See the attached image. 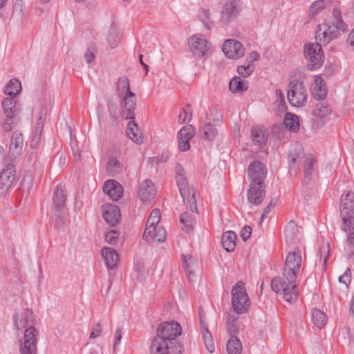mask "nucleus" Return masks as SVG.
Segmentation results:
<instances>
[{"mask_svg":"<svg viewBox=\"0 0 354 354\" xmlns=\"http://www.w3.org/2000/svg\"><path fill=\"white\" fill-rule=\"evenodd\" d=\"M301 252L297 250L288 252L281 277H276L271 281V288L277 294H283V299L294 303L298 299V289L295 283L301 270Z\"/></svg>","mask_w":354,"mask_h":354,"instance_id":"f257e3e1","label":"nucleus"},{"mask_svg":"<svg viewBox=\"0 0 354 354\" xmlns=\"http://www.w3.org/2000/svg\"><path fill=\"white\" fill-rule=\"evenodd\" d=\"M181 333L177 322L160 324L150 346L151 354H181L183 346L177 339Z\"/></svg>","mask_w":354,"mask_h":354,"instance_id":"f03ea898","label":"nucleus"},{"mask_svg":"<svg viewBox=\"0 0 354 354\" xmlns=\"http://www.w3.org/2000/svg\"><path fill=\"white\" fill-rule=\"evenodd\" d=\"M346 28L347 26L343 21H339L337 24H335L334 21L319 24L315 32L316 40L323 45H326L338 37L339 30L345 32Z\"/></svg>","mask_w":354,"mask_h":354,"instance_id":"7ed1b4c3","label":"nucleus"},{"mask_svg":"<svg viewBox=\"0 0 354 354\" xmlns=\"http://www.w3.org/2000/svg\"><path fill=\"white\" fill-rule=\"evenodd\" d=\"M308 92L302 80L292 79L288 84L287 91L288 101L295 107L304 106L307 102Z\"/></svg>","mask_w":354,"mask_h":354,"instance_id":"20e7f679","label":"nucleus"},{"mask_svg":"<svg viewBox=\"0 0 354 354\" xmlns=\"http://www.w3.org/2000/svg\"><path fill=\"white\" fill-rule=\"evenodd\" d=\"M231 294L234 311L237 314L246 313L250 307V299L241 281L233 286Z\"/></svg>","mask_w":354,"mask_h":354,"instance_id":"39448f33","label":"nucleus"},{"mask_svg":"<svg viewBox=\"0 0 354 354\" xmlns=\"http://www.w3.org/2000/svg\"><path fill=\"white\" fill-rule=\"evenodd\" d=\"M339 212L340 216L342 220L343 224L347 225L352 224L351 230L354 229V193L348 192L346 194H343L339 201Z\"/></svg>","mask_w":354,"mask_h":354,"instance_id":"423d86ee","label":"nucleus"},{"mask_svg":"<svg viewBox=\"0 0 354 354\" xmlns=\"http://www.w3.org/2000/svg\"><path fill=\"white\" fill-rule=\"evenodd\" d=\"M319 42L310 44L305 46L304 54L308 59V68L316 70L320 68L324 62V55Z\"/></svg>","mask_w":354,"mask_h":354,"instance_id":"0eeeda50","label":"nucleus"},{"mask_svg":"<svg viewBox=\"0 0 354 354\" xmlns=\"http://www.w3.org/2000/svg\"><path fill=\"white\" fill-rule=\"evenodd\" d=\"M180 194L183 198L185 204L189 205V209L192 212H197L196 200L195 198V191L193 187H189L185 176H176Z\"/></svg>","mask_w":354,"mask_h":354,"instance_id":"6e6552de","label":"nucleus"},{"mask_svg":"<svg viewBox=\"0 0 354 354\" xmlns=\"http://www.w3.org/2000/svg\"><path fill=\"white\" fill-rule=\"evenodd\" d=\"M38 331L33 326H30L24 332V341L21 344L19 352L20 354H37Z\"/></svg>","mask_w":354,"mask_h":354,"instance_id":"1a4fd4ad","label":"nucleus"},{"mask_svg":"<svg viewBox=\"0 0 354 354\" xmlns=\"http://www.w3.org/2000/svg\"><path fill=\"white\" fill-rule=\"evenodd\" d=\"M248 172L250 183L264 185L267 168L263 162L258 160L253 161L249 165Z\"/></svg>","mask_w":354,"mask_h":354,"instance_id":"9d476101","label":"nucleus"},{"mask_svg":"<svg viewBox=\"0 0 354 354\" xmlns=\"http://www.w3.org/2000/svg\"><path fill=\"white\" fill-rule=\"evenodd\" d=\"M188 44L191 52L198 57H203L207 50V41L202 34H196L190 37Z\"/></svg>","mask_w":354,"mask_h":354,"instance_id":"9b49d317","label":"nucleus"},{"mask_svg":"<svg viewBox=\"0 0 354 354\" xmlns=\"http://www.w3.org/2000/svg\"><path fill=\"white\" fill-rule=\"evenodd\" d=\"M15 178V167L8 163L0 173V193H6L12 186Z\"/></svg>","mask_w":354,"mask_h":354,"instance_id":"f8f14e48","label":"nucleus"},{"mask_svg":"<svg viewBox=\"0 0 354 354\" xmlns=\"http://www.w3.org/2000/svg\"><path fill=\"white\" fill-rule=\"evenodd\" d=\"M222 50L230 59H238L244 55L242 44L235 39H227L223 44Z\"/></svg>","mask_w":354,"mask_h":354,"instance_id":"ddd939ff","label":"nucleus"},{"mask_svg":"<svg viewBox=\"0 0 354 354\" xmlns=\"http://www.w3.org/2000/svg\"><path fill=\"white\" fill-rule=\"evenodd\" d=\"M266 194V191L264 185L250 183L247 193V199L251 205L257 206L263 201Z\"/></svg>","mask_w":354,"mask_h":354,"instance_id":"4468645a","label":"nucleus"},{"mask_svg":"<svg viewBox=\"0 0 354 354\" xmlns=\"http://www.w3.org/2000/svg\"><path fill=\"white\" fill-rule=\"evenodd\" d=\"M196 133L195 128L192 126L183 127L178 133L179 149L186 151L190 148L189 140Z\"/></svg>","mask_w":354,"mask_h":354,"instance_id":"2eb2a0df","label":"nucleus"},{"mask_svg":"<svg viewBox=\"0 0 354 354\" xmlns=\"http://www.w3.org/2000/svg\"><path fill=\"white\" fill-rule=\"evenodd\" d=\"M103 191L111 199L115 201L121 198L123 194L122 185L115 180H106L104 184Z\"/></svg>","mask_w":354,"mask_h":354,"instance_id":"dca6fc26","label":"nucleus"},{"mask_svg":"<svg viewBox=\"0 0 354 354\" xmlns=\"http://www.w3.org/2000/svg\"><path fill=\"white\" fill-rule=\"evenodd\" d=\"M156 193V191L151 180H145L139 187L138 196L142 202H147L153 198Z\"/></svg>","mask_w":354,"mask_h":354,"instance_id":"f3484780","label":"nucleus"},{"mask_svg":"<svg viewBox=\"0 0 354 354\" xmlns=\"http://www.w3.org/2000/svg\"><path fill=\"white\" fill-rule=\"evenodd\" d=\"M24 139L23 135L21 132H13L9 149V156L11 158H15L16 156L19 155L23 149Z\"/></svg>","mask_w":354,"mask_h":354,"instance_id":"a211bd4d","label":"nucleus"},{"mask_svg":"<svg viewBox=\"0 0 354 354\" xmlns=\"http://www.w3.org/2000/svg\"><path fill=\"white\" fill-rule=\"evenodd\" d=\"M103 217L108 224L111 226L116 225L121 218L120 210L116 205H107L104 208Z\"/></svg>","mask_w":354,"mask_h":354,"instance_id":"6ab92c4d","label":"nucleus"},{"mask_svg":"<svg viewBox=\"0 0 354 354\" xmlns=\"http://www.w3.org/2000/svg\"><path fill=\"white\" fill-rule=\"evenodd\" d=\"M238 15V9L234 0L228 1L223 6L221 11V20L225 24H228L234 20Z\"/></svg>","mask_w":354,"mask_h":354,"instance_id":"aec40b11","label":"nucleus"},{"mask_svg":"<svg viewBox=\"0 0 354 354\" xmlns=\"http://www.w3.org/2000/svg\"><path fill=\"white\" fill-rule=\"evenodd\" d=\"M14 319L17 330L23 329L33 322L32 312L29 309H24L20 313L15 315Z\"/></svg>","mask_w":354,"mask_h":354,"instance_id":"412c9836","label":"nucleus"},{"mask_svg":"<svg viewBox=\"0 0 354 354\" xmlns=\"http://www.w3.org/2000/svg\"><path fill=\"white\" fill-rule=\"evenodd\" d=\"M161 218V213L158 209H154L150 214L147 220L146 227L143 233V239L149 241V236H151L152 230L151 228L156 227L157 224L160 222Z\"/></svg>","mask_w":354,"mask_h":354,"instance_id":"4be33fe9","label":"nucleus"},{"mask_svg":"<svg viewBox=\"0 0 354 354\" xmlns=\"http://www.w3.org/2000/svg\"><path fill=\"white\" fill-rule=\"evenodd\" d=\"M2 108L7 118H14L19 113L17 102L14 97H6L2 101Z\"/></svg>","mask_w":354,"mask_h":354,"instance_id":"5701e85b","label":"nucleus"},{"mask_svg":"<svg viewBox=\"0 0 354 354\" xmlns=\"http://www.w3.org/2000/svg\"><path fill=\"white\" fill-rule=\"evenodd\" d=\"M102 255L108 268L113 269L116 267L119 260V254L114 249L104 247L102 249Z\"/></svg>","mask_w":354,"mask_h":354,"instance_id":"b1692460","label":"nucleus"},{"mask_svg":"<svg viewBox=\"0 0 354 354\" xmlns=\"http://www.w3.org/2000/svg\"><path fill=\"white\" fill-rule=\"evenodd\" d=\"M66 195L61 185H57L53 193V203L55 212H61L65 207Z\"/></svg>","mask_w":354,"mask_h":354,"instance_id":"393cba45","label":"nucleus"},{"mask_svg":"<svg viewBox=\"0 0 354 354\" xmlns=\"http://www.w3.org/2000/svg\"><path fill=\"white\" fill-rule=\"evenodd\" d=\"M352 224H343L342 230L348 232L346 238V245L345 250L347 252L348 258L354 261V229L351 230Z\"/></svg>","mask_w":354,"mask_h":354,"instance_id":"a878e982","label":"nucleus"},{"mask_svg":"<svg viewBox=\"0 0 354 354\" xmlns=\"http://www.w3.org/2000/svg\"><path fill=\"white\" fill-rule=\"evenodd\" d=\"M183 267L189 280L194 277V270L197 268V262L190 254H182Z\"/></svg>","mask_w":354,"mask_h":354,"instance_id":"bb28decb","label":"nucleus"},{"mask_svg":"<svg viewBox=\"0 0 354 354\" xmlns=\"http://www.w3.org/2000/svg\"><path fill=\"white\" fill-rule=\"evenodd\" d=\"M127 135L135 142H140L142 141V133L134 120H131L129 122L127 128Z\"/></svg>","mask_w":354,"mask_h":354,"instance_id":"cd10ccee","label":"nucleus"},{"mask_svg":"<svg viewBox=\"0 0 354 354\" xmlns=\"http://www.w3.org/2000/svg\"><path fill=\"white\" fill-rule=\"evenodd\" d=\"M236 234L233 231L225 232L222 236L223 248L227 252L234 251L236 246Z\"/></svg>","mask_w":354,"mask_h":354,"instance_id":"c85d7f7f","label":"nucleus"},{"mask_svg":"<svg viewBox=\"0 0 354 354\" xmlns=\"http://www.w3.org/2000/svg\"><path fill=\"white\" fill-rule=\"evenodd\" d=\"M314 97L323 100L326 97L327 91L323 79L319 76L315 77V88L313 91Z\"/></svg>","mask_w":354,"mask_h":354,"instance_id":"c756f323","label":"nucleus"},{"mask_svg":"<svg viewBox=\"0 0 354 354\" xmlns=\"http://www.w3.org/2000/svg\"><path fill=\"white\" fill-rule=\"evenodd\" d=\"M216 125L212 122L205 123L201 129V137L205 140H213L217 136L218 131L215 128Z\"/></svg>","mask_w":354,"mask_h":354,"instance_id":"7c9ffc66","label":"nucleus"},{"mask_svg":"<svg viewBox=\"0 0 354 354\" xmlns=\"http://www.w3.org/2000/svg\"><path fill=\"white\" fill-rule=\"evenodd\" d=\"M253 142L262 147L264 146L268 140V133L266 130L253 128L251 131Z\"/></svg>","mask_w":354,"mask_h":354,"instance_id":"2f4dec72","label":"nucleus"},{"mask_svg":"<svg viewBox=\"0 0 354 354\" xmlns=\"http://www.w3.org/2000/svg\"><path fill=\"white\" fill-rule=\"evenodd\" d=\"M332 0H318L313 2L309 7L308 14L310 17H314L322 12L327 7L330 6Z\"/></svg>","mask_w":354,"mask_h":354,"instance_id":"473e14b6","label":"nucleus"},{"mask_svg":"<svg viewBox=\"0 0 354 354\" xmlns=\"http://www.w3.org/2000/svg\"><path fill=\"white\" fill-rule=\"evenodd\" d=\"M122 38V35L120 30L115 26H111L109 30L107 42L110 48H116Z\"/></svg>","mask_w":354,"mask_h":354,"instance_id":"72a5a7b5","label":"nucleus"},{"mask_svg":"<svg viewBox=\"0 0 354 354\" xmlns=\"http://www.w3.org/2000/svg\"><path fill=\"white\" fill-rule=\"evenodd\" d=\"M201 326L203 333V338L204 340V344L206 347V349L209 353H213L214 351V344L212 340V336L207 329L206 325L203 323L202 320V317H201Z\"/></svg>","mask_w":354,"mask_h":354,"instance_id":"f704fd0d","label":"nucleus"},{"mask_svg":"<svg viewBox=\"0 0 354 354\" xmlns=\"http://www.w3.org/2000/svg\"><path fill=\"white\" fill-rule=\"evenodd\" d=\"M229 88L232 93L245 91L248 89L247 82L239 77H234L229 82Z\"/></svg>","mask_w":354,"mask_h":354,"instance_id":"c9c22d12","label":"nucleus"},{"mask_svg":"<svg viewBox=\"0 0 354 354\" xmlns=\"http://www.w3.org/2000/svg\"><path fill=\"white\" fill-rule=\"evenodd\" d=\"M242 344L239 339L232 335L227 343V351L228 354H241L242 351Z\"/></svg>","mask_w":354,"mask_h":354,"instance_id":"e433bc0d","label":"nucleus"},{"mask_svg":"<svg viewBox=\"0 0 354 354\" xmlns=\"http://www.w3.org/2000/svg\"><path fill=\"white\" fill-rule=\"evenodd\" d=\"M284 124L290 131L296 132L299 129L298 117L291 113H286L284 118Z\"/></svg>","mask_w":354,"mask_h":354,"instance_id":"4c0bfd02","label":"nucleus"},{"mask_svg":"<svg viewBox=\"0 0 354 354\" xmlns=\"http://www.w3.org/2000/svg\"><path fill=\"white\" fill-rule=\"evenodd\" d=\"M315 162L316 160L312 155L308 156L305 160V164L304 165V171L305 174L304 181L306 183H308L311 179L312 174L314 169V165Z\"/></svg>","mask_w":354,"mask_h":354,"instance_id":"58836bf2","label":"nucleus"},{"mask_svg":"<svg viewBox=\"0 0 354 354\" xmlns=\"http://www.w3.org/2000/svg\"><path fill=\"white\" fill-rule=\"evenodd\" d=\"M21 88L20 82L17 79H12L4 88V93L10 96L19 94Z\"/></svg>","mask_w":354,"mask_h":354,"instance_id":"ea45409f","label":"nucleus"},{"mask_svg":"<svg viewBox=\"0 0 354 354\" xmlns=\"http://www.w3.org/2000/svg\"><path fill=\"white\" fill-rule=\"evenodd\" d=\"M312 319L314 324L319 328H323L326 324V315L317 308L313 310Z\"/></svg>","mask_w":354,"mask_h":354,"instance_id":"a19ab883","label":"nucleus"},{"mask_svg":"<svg viewBox=\"0 0 354 354\" xmlns=\"http://www.w3.org/2000/svg\"><path fill=\"white\" fill-rule=\"evenodd\" d=\"M152 233L149 236V240L153 239L158 243L164 242L167 238L166 230L163 227H153L151 228Z\"/></svg>","mask_w":354,"mask_h":354,"instance_id":"79ce46f5","label":"nucleus"},{"mask_svg":"<svg viewBox=\"0 0 354 354\" xmlns=\"http://www.w3.org/2000/svg\"><path fill=\"white\" fill-rule=\"evenodd\" d=\"M124 102V114L126 119L134 120V110L136 106V100H123Z\"/></svg>","mask_w":354,"mask_h":354,"instance_id":"37998d69","label":"nucleus"},{"mask_svg":"<svg viewBox=\"0 0 354 354\" xmlns=\"http://www.w3.org/2000/svg\"><path fill=\"white\" fill-rule=\"evenodd\" d=\"M122 167L115 157H111L106 165V170L111 176H115L122 171Z\"/></svg>","mask_w":354,"mask_h":354,"instance_id":"c03bdc74","label":"nucleus"},{"mask_svg":"<svg viewBox=\"0 0 354 354\" xmlns=\"http://www.w3.org/2000/svg\"><path fill=\"white\" fill-rule=\"evenodd\" d=\"M303 153V148L301 145L297 143L290 147L288 153V162L293 164Z\"/></svg>","mask_w":354,"mask_h":354,"instance_id":"a18cd8bd","label":"nucleus"},{"mask_svg":"<svg viewBox=\"0 0 354 354\" xmlns=\"http://www.w3.org/2000/svg\"><path fill=\"white\" fill-rule=\"evenodd\" d=\"M330 111V108L324 102L317 103L313 110V115L319 118H322L328 115Z\"/></svg>","mask_w":354,"mask_h":354,"instance_id":"49530a36","label":"nucleus"},{"mask_svg":"<svg viewBox=\"0 0 354 354\" xmlns=\"http://www.w3.org/2000/svg\"><path fill=\"white\" fill-rule=\"evenodd\" d=\"M180 221L184 225L183 230L189 232L194 228L195 219L192 214L183 213L180 216Z\"/></svg>","mask_w":354,"mask_h":354,"instance_id":"de8ad7c7","label":"nucleus"},{"mask_svg":"<svg viewBox=\"0 0 354 354\" xmlns=\"http://www.w3.org/2000/svg\"><path fill=\"white\" fill-rule=\"evenodd\" d=\"M297 234V225L290 221L285 228V236L287 242H292L295 239Z\"/></svg>","mask_w":354,"mask_h":354,"instance_id":"09e8293b","label":"nucleus"},{"mask_svg":"<svg viewBox=\"0 0 354 354\" xmlns=\"http://www.w3.org/2000/svg\"><path fill=\"white\" fill-rule=\"evenodd\" d=\"M52 219L54 221V227L56 230L63 229L64 227L66 225V218L62 214V212H55Z\"/></svg>","mask_w":354,"mask_h":354,"instance_id":"8fccbe9b","label":"nucleus"},{"mask_svg":"<svg viewBox=\"0 0 354 354\" xmlns=\"http://www.w3.org/2000/svg\"><path fill=\"white\" fill-rule=\"evenodd\" d=\"M97 48L95 44H91L86 48L84 58L87 64H91L95 59Z\"/></svg>","mask_w":354,"mask_h":354,"instance_id":"3c124183","label":"nucleus"},{"mask_svg":"<svg viewBox=\"0 0 354 354\" xmlns=\"http://www.w3.org/2000/svg\"><path fill=\"white\" fill-rule=\"evenodd\" d=\"M238 317L232 315H229L226 320V326L227 331L230 334H235L238 333L239 328L236 326V321Z\"/></svg>","mask_w":354,"mask_h":354,"instance_id":"603ef678","label":"nucleus"},{"mask_svg":"<svg viewBox=\"0 0 354 354\" xmlns=\"http://www.w3.org/2000/svg\"><path fill=\"white\" fill-rule=\"evenodd\" d=\"M223 115L221 111L212 108L209 109V120L214 125H219L223 121Z\"/></svg>","mask_w":354,"mask_h":354,"instance_id":"864d4df0","label":"nucleus"},{"mask_svg":"<svg viewBox=\"0 0 354 354\" xmlns=\"http://www.w3.org/2000/svg\"><path fill=\"white\" fill-rule=\"evenodd\" d=\"M46 111H41L39 113V116L37 118V120L36 122L35 126V131H37V132H42L43 127L44 124V120L46 119Z\"/></svg>","mask_w":354,"mask_h":354,"instance_id":"5fc2aeb1","label":"nucleus"},{"mask_svg":"<svg viewBox=\"0 0 354 354\" xmlns=\"http://www.w3.org/2000/svg\"><path fill=\"white\" fill-rule=\"evenodd\" d=\"M118 233L115 230H111L105 234V241L110 245H115L118 241Z\"/></svg>","mask_w":354,"mask_h":354,"instance_id":"6e6d98bb","label":"nucleus"},{"mask_svg":"<svg viewBox=\"0 0 354 354\" xmlns=\"http://www.w3.org/2000/svg\"><path fill=\"white\" fill-rule=\"evenodd\" d=\"M201 21L207 30H210L213 23L209 19V13L208 10H203L201 12Z\"/></svg>","mask_w":354,"mask_h":354,"instance_id":"4d7b16f0","label":"nucleus"},{"mask_svg":"<svg viewBox=\"0 0 354 354\" xmlns=\"http://www.w3.org/2000/svg\"><path fill=\"white\" fill-rule=\"evenodd\" d=\"M129 88H130L129 79L125 76L120 77L117 83L118 90L123 92Z\"/></svg>","mask_w":354,"mask_h":354,"instance_id":"13d9d810","label":"nucleus"},{"mask_svg":"<svg viewBox=\"0 0 354 354\" xmlns=\"http://www.w3.org/2000/svg\"><path fill=\"white\" fill-rule=\"evenodd\" d=\"M351 270L350 268H347L345 271L344 274L342 276L339 277V281L340 283H344L346 286V288H348V285L351 283Z\"/></svg>","mask_w":354,"mask_h":354,"instance_id":"bf43d9fd","label":"nucleus"},{"mask_svg":"<svg viewBox=\"0 0 354 354\" xmlns=\"http://www.w3.org/2000/svg\"><path fill=\"white\" fill-rule=\"evenodd\" d=\"M24 0H16L13 6V12L19 15H24Z\"/></svg>","mask_w":354,"mask_h":354,"instance_id":"052dcab7","label":"nucleus"},{"mask_svg":"<svg viewBox=\"0 0 354 354\" xmlns=\"http://www.w3.org/2000/svg\"><path fill=\"white\" fill-rule=\"evenodd\" d=\"M102 327L100 324L96 323L94 324L92 326V331L90 335V338L95 339L99 337L101 334Z\"/></svg>","mask_w":354,"mask_h":354,"instance_id":"680f3d73","label":"nucleus"},{"mask_svg":"<svg viewBox=\"0 0 354 354\" xmlns=\"http://www.w3.org/2000/svg\"><path fill=\"white\" fill-rule=\"evenodd\" d=\"M252 234V227L249 225H245L241 230V236L244 241H246Z\"/></svg>","mask_w":354,"mask_h":354,"instance_id":"e2e57ef3","label":"nucleus"},{"mask_svg":"<svg viewBox=\"0 0 354 354\" xmlns=\"http://www.w3.org/2000/svg\"><path fill=\"white\" fill-rule=\"evenodd\" d=\"M121 339H122V332H121V329L118 327V328H117L116 331L115 333L114 344H113L114 350L116 349V347L120 344Z\"/></svg>","mask_w":354,"mask_h":354,"instance_id":"0e129e2a","label":"nucleus"},{"mask_svg":"<svg viewBox=\"0 0 354 354\" xmlns=\"http://www.w3.org/2000/svg\"><path fill=\"white\" fill-rule=\"evenodd\" d=\"M259 57L260 55L259 53L257 51H252L247 57L246 61L250 64H252L253 62L258 60Z\"/></svg>","mask_w":354,"mask_h":354,"instance_id":"69168bd1","label":"nucleus"},{"mask_svg":"<svg viewBox=\"0 0 354 354\" xmlns=\"http://www.w3.org/2000/svg\"><path fill=\"white\" fill-rule=\"evenodd\" d=\"M41 135V132H40V131L37 132V131L34 130L32 137V140H31V147H34V145H36L38 144V142L40 140Z\"/></svg>","mask_w":354,"mask_h":354,"instance_id":"338daca9","label":"nucleus"},{"mask_svg":"<svg viewBox=\"0 0 354 354\" xmlns=\"http://www.w3.org/2000/svg\"><path fill=\"white\" fill-rule=\"evenodd\" d=\"M347 44L354 49V28L349 33L347 38Z\"/></svg>","mask_w":354,"mask_h":354,"instance_id":"774afa93","label":"nucleus"}]
</instances>
